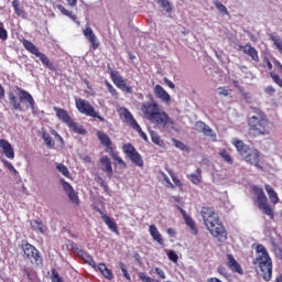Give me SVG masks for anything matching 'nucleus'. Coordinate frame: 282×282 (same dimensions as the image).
I'll return each mask as SVG.
<instances>
[{
	"instance_id": "f257e3e1",
	"label": "nucleus",
	"mask_w": 282,
	"mask_h": 282,
	"mask_svg": "<svg viewBox=\"0 0 282 282\" xmlns=\"http://www.w3.org/2000/svg\"><path fill=\"white\" fill-rule=\"evenodd\" d=\"M141 111L152 124L163 129H172L173 124H175L166 111H160V105L155 101L143 102Z\"/></svg>"
},
{
	"instance_id": "f03ea898",
	"label": "nucleus",
	"mask_w": 282,
	"mask_h": 282,
	"mask_svg": "<svg viewBox=\"0 0 282 282\" xmlns=\"http://www.w3.org/2000/svg\"><path fill=\"white\" fill-rule=\"evenodd\" d=\"M253 112L256 115H252L247 119L249 135L251 138L270 135V132L272 131V126L270 124V119H268V116H265L264 112L259 108H254Z\"/></svg>"
},
{
	"instance_id": "7ed1b4c3",
	"label": "nucleus",
	"mask_w": 282,
	"mask_h": 282,
	"mask_svg": "<svg viewBox=\"0 0 282 282\" xmlns=\"http://www.w3.org/2000/svg\"><path fill=\"white\" fill-rule=\"evenodd\" d=\"M200 215L212 236L218 239V241H226L228 239V231H226V227L219 220V215L213 208L203 207Z\"/></svg>"
},
{
	"instance_id": "20e7f679",
	"label": "nucleus",
	"mask_w": 282,
	"mask_h": 282,
	"mask_svg": "<svg viewBox=\"0 0 282 282\" xmlns=\"http://www.w3.org/2000/svg\"><path fill=\"white\" fill-rule=\"evenodd\" d=\"M252 263L260 270V276H262L264 281H272V258L270 257L265 246H256V259Z\"/></svg>"
},
{
	"instance_id": "39448f33",
	"label": "nucleus",
	"mask_w": 282,
	"mask_h": 282,
	"mask_svg": "<svg viewBox=\"0 0 282 282\" xmlns=\"http://www.w3.org/2000/svg\"><path fill=\"white\" fill-rule=\"evenodd\" d=\"M232 144L245 162L263 171V166H261V152L259 150L250 148V145H247L239 139H234Z\"/></svg>"
},
{
	"instance_id": "423d86ee",
	"label": "nucleus",
	"mask_w": 282,
	"mask_h": 282,
	"mask_svg": "<svg viewBox=\"0 0 282 282\" xmlns=\"http://www.w3.org/2000/svg\"><path fill=\"white\" fill-rule=\"evenodd\" d=\"M18 96L14 93L9 94V102L17 111H22L23 107L21 102L25 105L26 109H34V97L28 90L18 88Z\"/></svg>"
},
{
	"instance_id": "0eeeda50",
	"label": "nucleus",
	"mask_w": 282,
	"mask_h": 282,
	"mask_svg": "<svg viewBox=\"0 0 282 282\" xmlns=\"http://www.w3.org/2000/svg\"><path fill=\"white\" fill-rule=\"evenodd\" d=\"M252 191L256 195V202L258 204L259 210H261L262 215H267V217L274 220V208H272V205L268 203V196H265L263 188L253 186Z\"/></svg>"
},
{
	"instance_id": "6e6552de",
	"label": "nucleus",
	"mask_w": 282,
	"mask_h": 282,
	"mask_svg": "<svg viewBox=\"0 0 282 282\" xmlns=\"http://www.w3.org/2000/svg\"><path fill=\"white\" fill-rule=\"evenodd\" d=\"M56 118L61 120V122H64V124H67L70 131H74V133H79V135L87 134V130L83 126H79L72 119V116H69V112L63 108L54 107Z\"/></svg>"
},
{
	"instance_id": "1a4fd4ad",
	"label": "nucleus",
	"mask_w": 282,
	"mask_h": 282,
	"mask_svg": "<svg viewBox=\"0 0 282 282\" xmlns=\"http://www.w3.org/2000/svg\"><path fill=\"white\" fill-rule=\"evenodd\" d=\"M22 45L26 50V52H30V54H33V56H35L36 58H40L44 67H47V69H51V72H56V67L54 66V63L50 61V57H47L45 53H42L41 51H39V47H36L34 43L24 39L22 40Z\"/></svg>"
},
{
	"instance_id": "9d476101",
	"label": "nucleus",
	"mask_w": 282,
	"mask_h": 282,
	"mask_svg": "<svg viewBox=\"0 0 282 282\" xmlns=\"http://www.w3.org/2000/svg\"><path fill=\"white\" fill-rule=\"evenodd\" d=\"M21 248L23 250V259L31 261V263H35V265L43 264V257L41 256V251H39L34 245H31L28 242V240H23Z\"/></svg>"
},
{
	"instance_id": "9b49d317",
	"label": "nucleus",
	"mask_w": 282,
	"mask_h": 282,
	"mask_svg": "<svg viewBox=\"0 0 282 282\" xmlns=\"http://www.w3.org/2000/svg\"><path fill=\"white\" fill-rule=\"evenodd\" d=\"M119 116L123 119V122H126L128 127H131V129L138 131L140 138H142L144 142H149V137H147V133L142 131V127H140V123H138L135 118H133V115L131 113V111H129V109L120 108Z\"/></svg>"
},
{
	"instance_id": "f8f14e48",
	"label": "nucleus",
	"mask_w": 282,
	"mask_h": 282,
	"mask_svg": "<svg viewBox=\"0 0 282 282\" xmlns=\"http://www.w3.org/2000/svg\"><path fill=\"white\" fill-rule=\"evenodd\" d=\"M108 74L113 85H116L117 89H120L126 94H133V87L127 85V80L124 79V77H122V75H120V72L113 70V68H111V65L109 64H108Z\"/></svg>"
},
{
	"instance_id": "ddd939ff",
	"label": "nucleus",
	"mask_w": 282,
	"mask_h": 282,
	"mask_svg": "<svg viewBox=\"0 0 282 282\" xmlns=\"http://www.w3.org/2000/svg\"><path fill=\"white\" fill-rule=\"evenodd\" d=\"M122 152L129 160H131L132 164H135V166H144V160H142V155L139 154L138 150H135V147H133L132 143H126L122 145Z\"/></svg>"
},
{
	"instance_id": "4468645a",
	"label": "nucleus",
	"mask_w": 282,
	"mask_h": 282,
	"mask_svg": "<svg viewBox=\"0 0 282 282\" xmlns=\"http://www.w3.org/2000/svg\"><path fill=\"white\" fill-rule=\"evenodd\" d=\"M75 107L79 113L88 116L89 118L98 116L96 108H94V106H91V104L86 99L75 98Z\"/></svg>"
},
{
	"instance_id": "2eb2a0df",
	"label": "nucleus",
	"mask_w": 282,
	"mask_h": 282,
	"mask_svg": "<svg viewBox=\"0 0 282 282\" xmlns=\"http://www.w3.org/2000/svg\"><path fill=\"white\" fill-rule=\"evenodd\" d=\"M59 183L62 184L63 191L66 193L69 202L75 206H80V198L78 197V192L74 189L72 184H69L65 178H61Z\"/></svg>"
},
{
	"instance_id": "dca6fc26",
	"label": "nucleus",
	"mask_w": 282,
	"mask_h": 282,
	"mask_svg": "<svg viewBox=\"0 0 282 282\" xmlns=\"http://www.w3.org/2000/svg\"><path fill=\"white\" fill-rule=\"evenodd\" d=\"M238 51L249 56L253 63H259V51L252 46V44L238 45Z\"/></svg>"
},
{
	"instance_id": "f3484780",
	"label": "nucleus",
	"mask_w": 282,
	"mask_h": 282,
	"mask_svg": "<svg viewBox=\"0 0 282 282\" xmlns=\"http://www.w3.org/2000/svg\"><path fill=\"white\" fill-rule=\"evenodd\" d=\"M83 34L85 39H87V41L90 43L93 50H98V47H100V42L98 41L96 33H94L91 26L87 25L83 31Z\"/></svg>"
},
{
	"instance_id": "a211bd4d",
	"label": "nucleus",
	"mask_w": 282,
	"mask_h": 282,
	"mask_svg": "<svg viewBox=\"0 0 282 282\" xmlns=\"http://www.w3.org/2000/svg\"><path fill=\"white\" fill-rule=\"evenodd\" d=\"M226 259V265L231 272H235L236 274H243V268H241V264L237 262L235 256L227 253Z\"/></svg>"
},
{
	"instance_id": "6ab92c4d",
	"label": "nucleus",
	"mask_w": 282,
	"mask_h": 282,
	"mask_svg": "<svg viewBox=\"0 0 282 282\" xmlns=\"http://www.w3.org/2000/svg\"><path fill=\"white\" fill-rule=\"evenodd\" d=\"M99 169H101L104 173L107 174V177H109V180L113 177V166L111 165V160L109 159V156L106 155L99 160Z\"/></svg>"
},
{
	"instance_id": "aec40b11",
	"label": "nucleus",
	"mask_w": 282,
	"mask_h": 282,
	"mask_svg": "<svg viewBox=\"0 0 282 282\" xmlns=\"http://www.w3.org/2000/svg\"><path fill=\"white\" fill-rule=\"evenodd\" d=\"M154 96H156L159 100H162V102L171 105V95H169L166 90L162 86H160V84H156L154 86Z\"/></svg>"
},
{
	"instance_id": "412c9836",
	"label": "nucleus",
	"mask_w": 282,
	"mask_h": 282,
	"mask_svg": "<svg viewBox=\"0 0 282 282\" xmlns=\"http://www.w3.org/2000/svg\"><path fill=\"white\" fill-rule=\"evenodd\" d=\"M178 210H180V213H181V215H182L186 226H188V228H191L192 235L197 236L198 235V230H197V225H195V220H193V218H191V216H188L186 214V210H184V208L178 207Z\"/></svg>"
},
{
	"instance_id": "4be33fe9",
	"label": "nucleus",
	"mask_w": 282,
	"mask_h": 282,
	"mask_svg": "<svg viewBox=\"0 0 282 282\" xmlns=\"http://www.w3.org/2000/svg\"><path fill=\"white\" fill-rule=\"evenodd\" d=\"M97 138L99 142L102 144V147H105L109 153L113 151V142H111V138H109L107 133L98 131Z\"/></svg>"
},
{
	"instance_id": "5701e85b",
	"label": "nucleus",
	"mask_w": 282,
	"mask_h": 282,
	"mask_svg": "<svg viewBox=\"0 0 282 282\" xmlns=\"http://www.w3.org/2000/svg\"><path fill=\"white\" fill-rule=\"evenodd\" d=\"M0 149H2L3 154L9 160H14V148H12V144L8 142L6 139H0Z\"/></svg>"
},
{
	"instance_id": "b1692460",
	"label": "nucleus",
	"mask_w": 282,
	"mask_h": 282,
	"mask_svg": "<svg viewBox=\"0 0 282 282\" xmlns=\"http://www.w3.org/2000/svg\"><path fill=\"white\" fill-rule=\"evenodd\" d=\"M30 226L33 232H41V235H45V232H47V226H45L41 219L30 220Z\"/></svg>"
},
{
	"instance_id": "393cba45",
	"label": "nucleus",
	"mask_w": 282,
	"mask_h": 282,
	"mask_svg": "<svg viewBox=\"0 0 282 282\" xmlns=\"http://www.w3.org/2000/svg\"><path fill=\"white\" fill-rule=\"evenodd\" d=\"M97 213L101 215L102 221L112 230V232H118V225L116 220L111 219V217L107 216V214L102 213L100 208H97Z\"/></svg>"
},
{
	"instance_id": "a878e982",
	"label": "nucleus",
	"mask_w": 282,
	"mask_h": 282,
	"mask_svg": "<svg viewBox=\"0 0 282 282\" xmlns=\"http://www.w3.org/2000/svg\"><path fill=\"white\" fill-rule=\"evenodd\" d=\"M149 232L152 239L156 241V243H159L160 246H164V238H162V234H160V230H158V227L155 225H150Z\"/></svg>"
},
{
	"instance_id": "bb28decb",
	"label": "nucleus",
	"mask_w": 282,
	"mask_h": 282,
	"mask_svg": "<svg viewBox=\"0 0 282 282\" xmlns=\"http://www.w3.org/2000/svg\"><path fill=\"white\" fill-rule=\"evenodd\" d=\"M75 251L85 261V263H88L91 268H96V261L89 253H87V251L79 248H76Z\"/></svg>"
},
{
	"instance_id": "cd10ccee",
	"label": "nucleus",
	"mask_w": 282,
	"mask_h": 282,
	"mask_svg": "<svg viewBox=\"0 0 282 282\" xmlns=\"http://www.w3.org/2000/svg\"><path fill=\"white\" fill-rule=\"evenodd\" d=\"M267 193H268V196H269V199L271 202V204H273V206H276V204H279L280 199H279V194H276V192L274 191V188L271 186V185H265L264 186Z\"/></svg>"
},
{
	"instance_id": "c85d7f7f",
	"label": "nucleus",
	"mask_w": 282,
	"mask_h": 282,
	"mask_svg": "<svg viewBox=\"0 0 282 282\" xmlns=\"http://www.w3.org/2000/svg\"><path fill=\"white\" fill-rule=\"evenodd\" d=\"M187 180L195 186H199V184H202V169L198 167L195 173L187 174Z\"/></svg>"
},
{
	"instance_id": "c756f323",
	"label": "nucleus",
	"mask_w": 282,
	"mask_h": 282,
	"mask_svg": "<svg viewBox=\"0 0 282 282\" xmlns=\"http://www.w3.org/2000/svg\"><path fill=\"white\" fill-rule=\"evenodd\" d=\"M97 268L102 276H105V279H108V281H111V279H113V273L111 272V270H109V268H107V264L99 263Z\"/></svg>"
},
{
	"instance_id": "7c9ffc66",
	"label": "nucleus",
	"mask_w": 282,
	"mask_h": 282,
	"mask_svg": "<svg viewBox=\"0 0 282 282\" xmlns=\"http://www.w3.org/2000/svg\"><path fill=\"white\" fill-rule=\"evenodd\" d=\"M170 177L172 178V181L174 182V185L177 186V188H180V191L184 189V184L182 183L181 180H178L177 175L175 174V172L171 169H166Z\"/></svg>"
},
{
	"instance_id": "2f4dec72",
	"label": "nucleus",
	"mask_w": 282,
	"mask_h": 282,
	"mask_svg": "<svg viewBox=\"0 0 282 282\" xmlns=\"http://www.w3.org/2000/svg\"><path fill=\"white\" fill-rule=\"evenodd\" d=\"M105 86H106L108 93L110 94V96L112 98H115V100H118L119 94H118V90L116 89V87H113V85H111V83L107 79L105 80Z\"/></svg>"
},
{
	"instance_id": "473e14b6",
	"label": "nucleus",
	"mask_w": 282,
	"mask_h": 282,
	"mask_svg": "<svg viewBox=\"0 0 282 282\" xmlns=\"http://www.w3.org/2000/svg\"><path fill=\"white\" fill-rule=\"evenodd\" d=\"M42 140H44V144H46L47 149H54L55 142L54 139H52V135L47 132L42 133Z\"/></svg>"
},
{
	"instance_id": "72a5a7b5",
	"label": "nucleus",
	"mask_w": 282,
	"mask_h": 282,
	"mask_svg": "<svg viewBox=\"0 0 282 282\" xmlns=\"http://www.w3.org/2000/svg\"><path fill=\"white\" fill-rule=\"evenodd\" d=\"M12 8L18 17H23V14H25V11L23 10V7H21V2H19V0L12 1Z\"/></svg>"
},
{
	"instance_id": "f704fd0d",
	"label": "nucleus",
	"mask_w": 282,
	"mask_h": 282,
	"mask_svg": "<svg viewBox=\"0 0 282 282\" xmlns=\"http://www.w3.org/2000/svg\"><path fill=\"white\" fill-rule=\"evenodd\" d=\"M109 155L112 158V160H115V162H117V164L122 166V169H127V162H124V160H122V158H120L116 151L112 150Z\"/></svg>"
},
{
	"instance_id": "c9c22d12",
	"label": "nucleus",
	"mask_w": 282,
	"mask_h": 282,
	"mask_svg": "<svg viewBox=\"0 0 282 282\" xmlns=\"http://www.w3.org/2000/svg\"><path fill=\"white\" fill-rule=\"evenodd\" d=\"M57 10L64 14V17H68V19H72V21H76L78 19L75 14L72 13V11L67 10L63 4L57 6Z\"/></svg>"
},
{
	"instance_id": "e433bc0d",
	"label": "nucleus",
	"mask_w": 282,
	"mask_h": 282,
	"mask_svg": "<svg viewBox=\"0 0 282 282\" xmlns=\"http://www.w3.org/2000/svg\"><path fill=\"white\" fill-rule=\"evenodd\" d=\"M219 155L220 158H223L225 162H227V164H235V160H232V156H230L228 150L224 149L223 151L219 152Z\"/></svg>"
},
{
	"instance_id": "4c0bfd02",
	"label": "nucleus",
	"mask_w": 282,
	"mask_h": 282,
	"mask_svg": "<svg viewBox=\"0 0 282 282\" xmlns=\"http://www.w3.org/2000/svg\"><path fill=\"white\" fill-rule=\"evenodd\" d=\"M218 91V96H224L225 98H227V96H230L232 94V89H230V87L228 86H220L217 88Z\"/></svg>"
},
{
	"instance_id": "58836bf2",
	"label": "nucleus",
	"mask_w": 282,
	"mask_h": 282,
	"mask_svg": "<svg viewBox=\"0 0 282 282\" xmlns=\"http://www.w3.org/2000/svg\"><path fill=\"white\" fill-rule=\"evenodd\" d=\"M214 6L221 14H228V8H226L219 0H214Z\"/></svg>"
},
{
	"instance_id": "ea45409f",
	"label": "nucleus",
	"mask_w": 282,
	"mask_h": 282,
	"mask_svg": "<svg viewBox=\"0 0 282 282\" xmlns=\"http://www.w3.org/2000/svg\"><path fill=\"white\" fill-rule=\"evenodd\" d=\"M56 169L59 173H62V175H64V177H69V169H67V165L58 163Z\"/></svg>"
},
{
	"instance_id": "a19ab883",
	"label": "nucleus",
	"mask_w": 282,
	"mask_h": 282,
	"mask_svg": "<svg viewBox=\"0 0 282 282\" xmlns=\"http://www.w3.org/2000/svg\"><path fill=\"white\" fill-rule=\"evenodd\" d=\"M204 135H206L207 138H212V140L215 142L217 140V134L215 132H213V130L209 128V126L207 124L204 130H203Z\"/></svg>"
},
{
	"instance_id": "79ce46f5",
	"label": "nucleus",
	"mask_w": 282,
	"mask_h": 282,
	"mask_svg": "<svg viewBox=\"0 0 282 282\" xmlns=\"http://www.w3.org/2000/svg\"><path fill=\"white\" fill-rule=\"evenodd\" d=\"M270 40L272 41L273 45L279 50L280 54H282V42L281 39H279L275 35H270Z\"/></svg>"
},
{
	"instance_id": "37998d69",
	"label": "nucleus",
	"mask_w": 282,
	"mask_h": 282,
	"mask_svg": "<svg viewBox=\"0 0 282 282\" xmlns=\"http://www.w3.org/2000/svg\"><path fill=\"white\" fill-rule=\"evenodd\" d=\"M159 3L166 12H173V7L169 0H159Z\"/></svg>"
},
{
	"instance_id": "c03bdc74",
	"label": "nucleus",
	"mask_w": 282,
	"mask_h": 282,
	"mask_svg": "<svg viewBox=\"0 0 282 282\" xmlns=\"http://www.w3.org/2000/svg\"><path fill=\"white\" fill-rule=\"evenodd\" d=\"M151 140L158 147H162V144H164V141H162V139H160V135L153 131L151 132Z\"/></svg>"
},
{
	"instance_id": "a18cd8bd",
	"label": "nucleus",
	"mask_w": 282,
	"mask_h": 282,
	"mask_svg": "<svg viewBox=\"0 0 282 282\" xmlns=\"http://www.w3.org/2000/svg\"><path fill=\"white\" fill-rule=\"evenodd\" d=\"M0 40L8 41V30H6L3 22H0Z\"/></svg>"
},
{
	"instance_id": "49530a36",
	"label": "nucleus",
	"mask_w": 282,
	"mask_h": 282,
	"mask_svg": "<svg viewBox=\"0 0 282 282\" xmlns=\"http://www.w3.org/2000/svg\"><path fill=\"white\" fill-rule=\"evenodd\" d=\"M119 268H120L124 279H127V281H131V275L127 271V265L124 264V262H119Z\"/></svg>"
},
{
	"instance_id": "de8ad7c7",
	"label": "nucleus",
	"mask_w": 282,
	"mask_h": 282,
	"mask_svg": "<svg viewBox=\"0 0 282 282\" xmlns=\"http://www.w3.org/2000/svg\"><path fill=\"white\" fill-rule=\"evenodd\" d=\"M167 257H169L170 261H173V263H177V261L180 260V256H177V253L173 250H171L167 253Z\"/></svg>"
},
{
	"instance_id": "09e8293b",
	"label": "nucleus",
	"mask_w": 282,
	"mask_h": 282,
	"mask_svg": "<svg viewBox=\"0 0 282 282\" xmlns=\"http://www.w3.org/2000/svg\"><path fill=\"white\" fill-rule=\"evenodd\" d=\"M139 279L143 282H154L155 279H152L151 276L147 275L144 272H140L138 274Z\"/></svg>"
},
{
	"instance_id": "8fccbe9b",
	"label": "nucleus",
	"mask_w": 282,
	"mask_h": 282,
	"mask_svg": "<svg viewBox=\"0 0 282 282\" xmlns=\"http://www.w3.org/2000/svg\"><path fill=\"white\" fill-rule=\"evenodd\" d=\"M206 123L205 122H203V121H197L196 123H195V129H196V131H198L199 133H203L204 132V129H206Z\"/></svg>"
},
{
	"instance_id": "3c124183",
	"label": "nucleus",
	"mask_w": 282,
	"mask_h": 282,
	"mask_svg": "<svg viewBox=\"0 0 282 282\" xmlns=\"http://www.w3.org/2000/svg\"><path fill=\"white\" fill-rule=\"evenodd\" d=\"M262 65L263 67H267V69H269V72H272V62H270V58H268L267 56L263 57L262 59Z\"/></svg>"
},
{
	"instance_id": "603ef678",
	"label": "nucleus",
	"mask_w": 282,
	"mask_h": 282,
	"mask_svg": "<svg viewBox=\"0 0 282 282\" xmlns=\"http://www.w3.org/2000/svg\"><path fill=\"white\" fill-rule=\"evenodd\" d=\"M2 164H4V166H6L9 171H13V172L17 171V169H14V165H12V164L10 163V161H8V160H6V159H2Z\"/></svg>"
},
{
	"instance_id": "864d4df0",
	"label": "nucleus",
	"mask_w": 282,
	"mask_h": 282,
	"mask_svg": "<svg viewBox=\"0 0 282 282\" xmlns=\"http://www.w3.org/2000/svg\"><path fill=\"white\" fill-rule=\"evenodd\" d=\"M264 91L268 94V96H274V94H276V89H274V86H267L264 88Z\"/></svg>"
},
{
	"instance_id": "5fc2aeb1",
	"label": "nucleus",
	"mask_w": 282,
	"mask_h": 282,
	"mask_svg": "<svg viewBox=\"0 0 282 282\" xmlns=\"http://www.w3.org/2000/svg\"><path fill=\"white\" fill-rule=\"evenodd\" d=\"M174 144H175L176 149H180L181 151H186V144H184V142L175 140Z\"/></svg>"
},
{
	"instance_id": "6e6d98bb",
	"label": "nucleus",
	"mask_w": 282,
	"mask_h": 282,
	"mask_svg": "<svg viewBox=\"0 0 282 282\" xmlns=\"http://www.w3.org/2000/svg\"><path fill=\"white\" fill-rule=\"evenodd\" d=\"M154 271L155 274H158V276H160L161 279H166V273H164V270H162L161 268H155Z\"/></svg>"
},
{
	"instance_id": "4d7b16f0",
	"label": "nucleus",
	"mask_w": 282,
	"mask_h": 282,
	"mask_svg": "<svg viewBox=\"0 0 282 282\" xmlns=\"http://www.w3.org/2000/svg\"><path fill=\"white\" fill-rule=\"evenodd\" d=\"M218 274H221L223 276H228V272L226 271V267L219 265L217 269Z\"/></svg>"
},
{
	"instance_id": "13d9d810",
	"label": "nucleus",
	"mask_w": 282,
	"mask_h": 282,
	"mask_svg": "<svg viewBox=\"0 0 282 282\" xmlns=\"http://www.w3.org/2000/svg\"><path fill=\"white\" fill-rule=\"evenodd\" d=\"M25 276L29 279V281H34V274L29 269L23 270Z\"/></svg>"
},
{
	"instance_id": "bf43d9fd",
	"label": "nucleus",
	"mask_w": 282,
	"mask_h": 282,
	"mask_svg": "<svg viewBox=\"0 0 282 282\" xmlns=\"http://www.w3.org/2000/svg\"><path fill=\"white\" fill-rule=\"evenodd\" d=\"M83 83L86 85V87H87V89H88L89 91H94V87L91 86V83H89V79L84 78V79H83Z\"/></svg>"
},
{
	"instance_id": "052dcab7",
	"label": "nucleus",
	"mask_w": 282,
	"mask_h": 282,
	"mask_svg": "<svg viewBox=\"0 0 282 282\" xmlns=\"http://www.w3.org/2000/svg\"><path fill=\"white\" fill-rule=\"evenodd\" d=\"M164 83L165 85H167V87H170V89H175V84L171 82L169 78L165 77Z\"/></svg>"
},
{
	"instance_id": "680f3d73",
	"label": "nucleus",
	"mask_w": 282,
	"mask_h": 282,
	"mask_svg": "<svg viewBox=\"0 0 282 282\" xmlns=\"http://www.w3.org/2000/svg\"><path fill=\"white\" fill-rule=\"evenodd\" d=\"M6 98V89L3 88V85L0 83V100H3Z\"/></svg>"
},
{
	"instance_id": "e2e57ef3",
	"label": "nucleus",
	"mask_w": 282,
	"mask_h": 282,
	"mask_svg": "<svg viewBox=\"0 0 282 282\" xmlns=\"http://www.w3.org/2000/svg\"><path fill=\"white\" fill-rule=\"evenodd\" d=\"M68 6H70V8H76V6H78V0H66Z\"/></svg>"
},
{
	"instance_id": "0e129e2a",
	"label": "nucleus",
	"mask_w": 282,
	"mask_h": 282,
	"mask_svg": "<svg viewBox=\"0 0 282 282\" xmlns=\"http://www.w3.org/2000/svg\"><path fill=\"white\" fill-rule=\"evenodd\" d=\"M162 177H163V180H164V182L166 183V184H170V182H171V178H169V176L166 175V174H162Z\"/></svg>"
},
{
	"instance_id": "69168bd1",
	"label": "nucleus",
	"mask_w": 282,
	"mask_h": 282,
	"mask_svg": "<svg viewBox=\"0 0 282 282\" xmlns=\"http://www.w3.org/2000/svg\"><path fill=\"white\" fill-rule=\"evenodd\" d=\"M166 188L175 189V184H173L171 181L166 184Z\"/></svg>"
},
{
	"instance_id": "338daca9",
	"label": "nucleus",
	"mask_w": 282,
	"mask_h": 282,
	"mask_svg": "<svg viewBox=\"0 0 282 282\" xmlns=\"http://www.w3.org/2000/svg\"><path fill=\"white\" fill-rule=\"evenodd\" d=\"M51 135H54V138H58L61 134L56 130H51Z\"/></svg>"
},
{
	"instance_id": "774afa93",
	"label": "nucleus",
	"mask_w": 282,
	"mask_h": 282,
	"mask_svg": "<svg viewBox=\"0 0 282 282\" xmlns=\"http://www.w3.org/2000/svg\"><path fill=\"white\" fill-rule=\"evenodd\" d=\"M167 235H175V229L169 228L167 229Z\"/></svg>"
}]
</instances>
